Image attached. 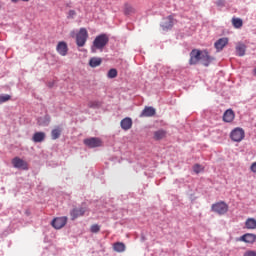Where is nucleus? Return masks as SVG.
<instances>
[{"label": "nucleus", "instance_id": "nucleus-1", "mask_svg": "<svg viewBox=\"0 0 256 256\" xmlns=\"http://www.w3.org/2000/svg\"><path fill=\"white\" fill-rule=\"evenodd\" d=\"M107 43H109V37L106 34L97 36L93 41L92 53H95L97 49H103Z\"/></svg>", "mask_w": 256, "mask_h": 256}, {"label": "nucleus", "instance_id": "nucleus-2", "mask_svg": "<svg viewBox=\"0 0 256 256\" xmlns=\"http://www.w3.org/2000/svg\"><path fill=\"white\" fill-rule=\"evenodd\" d=\"M87 39H89L87 28H80L79 32L76 34V45L78 47H85Z\"/></svg>", "mask_w": 256, "mask_h": 256}, {"label": "nucleus", "instance_id": "nucleus-3", "mask_svg": "<svg viewBox=\"0 0 256 256\" xmlns=\"http://www.w3.org/2000/svg\"><path fill=\"white\" fill-rule=\"evenodd\" d=\"M230 139L234 143H241L245 139V130L241 127L234 128L230 133Z\"/></svg>", "mask_w": 256, "mask_h": 256}, {"label": "nucleus", "instance_id": "nucleus-4", "mask_svg": "<svg viewBox=\"0 0 256 256\" xmlns=\"http://www.w3.org/2000/svg\"><path fill=\"white\" fill-rule=\"evenodd\" d=\"M212 211L218 215H225L229 211V205L227 203L220 201L212 205Z\"/></svg>", "mask_w": 256, "mask_h": 256}, {"label": "nucleus", "instance_id": "nucleus-5", "mask_svg": "<svg viewBox=\"0 0 256 256\" xmlns=\"http://www.w3.org/2000/svg\"><path fill=\"white\" fill-rule=\"evenodd\" d=\"M12 165L15 169H22L23 171H27L29 169V164L19 157H15L12 160Z\"/></svg>", "mask_w": 256, "mask_h": 256}, {"label": "nucleus", "instance_id": "nucleus-6", "mask_svg": "<svg viewBox=\"0 0 256 256\" xmlns=\"http://www.w3.org/2000/svg\"><path fill=\"white\" fill-rule=\"evenodd\" d=\"M84 145H86V147H89L90 149H95V147H101V145H103V142L99 138L92 137L84 139Z\"/></svg>", "mask_w": 256, "mask_h": 256}, {"label": "nucleus", "instance_id": "nucleus-7", "mask_svg": "<svg viewBox=\"0 0 256 256\" xmlns=\"http://www.w3.org/2000/svg\"><path fill=\"white\" fill-rule=\"evenodd\" d=\"M202 51L194 49L190 52L189 65H197L201 61Z\"/></svg>", "mask_w": 256, "mask_h": 256}, {"label": "nucleus", "instance_id": "nucleus-8", "mask_svg": "<svg viewBox=\"0 0 256 256\" xmlns=\"http://www.w3.org/2000/svg\"><path fill=\"white\" fill-rule=\"evenodd\" d=\"M51 225L52 227H54V229H63V226L67 225V217L63 216V217L54 218L52 220Z\"/></svg>", "mask_w": 256, "mask_h": 256}, {"label": "nucleus", "instance_id": "nucleus-9", "mask_svg": "<svg viewBox=\"0 0 256 256\" xmlns=\"http://www.w3.org/2000/svg\"><path fill=\"white\" fill-rule=\"evenodd\" d=\"M200 61L204 67H209L211 64V61H213V57L209 55V52L207 50L202 51V54L200 56Z\"/></svg>", "mask_w": 256, "mask_h": 256}, {"label": "nucleus", "instance_id": "nucleus-10", "mask_svg": "<svg viewBox=\"0 0 256 256\" xmlns=\"http://www.w3.org/2000/svg\"><path fill=\"white\" fill-rule=\"evenodd\" d=\"M87 209L86 208H74L71 212H70V215H71V218H72V221H75V219H77V217H83L86 213Z\"/></svg>", "mask_w": 256, "mask_h": 256}, {"label": "nucleus", "instance_id": "nucleus-11", "mask_svg": "<svg viewBox=\"0 0 256 256\" xmlns=\"http://www.w3.org/2000/svg\"><path fill=\"white\" fill-rule=\"evenodd\" d=\"M57 52L59 53V55H61L62 57H65V55H67L68 51H69V47L67 46V42H59L57 47H56Z\"/></svg>", "mask_w": 256, "mask_h": 256}, {"label": "nucleus", "instance_id": "nucleus-12", "mask_svg": "<svg viewBox=\"0 0 256 256\" xmlns=\"http://www.w3.org/2000/svg\"><path fill=\"white\" fill-rule=\"evenodd\" d=\"M240 241L243 243H248L249 245H253L256 241V235L253 233H246L240 237Z\"/></svg>", "mask_w": 256, "mask_h": 256}, {"label": "nucleus", "instance_id": "nucleus-13", "mask_svg": "<svg viewBox=\"0 0 256 256\" xmlns=\"http://www.w3.org/2000/svg\"><path fill=\"white\" fill-rule=\"evenodd\" d=\"M161 27L163 31H169V29H173V16L164 18Z\"/></svg>", "mask_w": 256, "mask_h": 256}, {"label": "nucleus", "instance_id": "nucleus-14", "mask_svg": "<svg viewBox=\"0 0 256 256\" xmlns=\"http://www.w3.org/2000/svg\"><path fill=\"white\" fill-rule=\"evenodd\" d=\"M235 119V112H233L232 109H228L223 114V121L225 123H233V120Z\"/></svg>", "mask_w": 256, "mask_h": 256}, {"label": "nucleus", "instance_id": "nucleus-15", "mask_svg": "<svg viewBox=\"0 0 256 256\" xmlns=\"http://www.w3.org/2000/svg\"><path fill=\"white\" fill-rule=\"evenodd\" d=\"M120 125L124 131H129V129L133 127V120H131L129 117H126L121 120Z\"/></svg>", "mask_w": 256, "mask_h": 256}, {"label": "nucleus", "instance_id": "nucleus-16", "mask_svg": "<svg viewBox=\"0 0 256 256\" xmlns=\"http://www.w3.org/2000/svg\"><path fill=\"white\" fill-rule=\"evenodd\" d=\"M227 43H229V39L220 38L218 41L215 42L214 47L215 49H217V51H223Z\"/></svg>", "mask_w": 256, "mask_h": 256}, {"label": "nucleus", "instance_id": "nucleus-17", "mask_svg": "<svg viewBox=\"0 0 256 256\" xmlns=\"http://www.w3.org/2000/svg\"><path fill=\"white\" fill-rule=\"evenodd\" d=\"M156 113L155 108L151 107V106H146L142 113L140 114V117H153Z\"/></svg>", "mask_w": 256, "mask_h": 256}, {"label": "nucleus", "instance_id": "nucleus-18", "mask_svg": "<svg viewBox=\"0 0 256 256\" xmlns=\"http://www.w3.org/2000/svg\"><path fill=\"white\" fill-rule=\"evenodd\" d=\"M34 143H43L45 141V132H36L32 137Z\"/></svg>", "mask_w": 256, "mask_h": 256}, {"label": "nucleus", "instance_id": "nucleus-19", "mask_svg": "<svg viewBox=\"0 0 256 256\" xmlns=\"http://www.w3.org/2000/svg\"><path fill=\"white\" fill-rule=\"evenodd\" d=\"M167 137V131L160 129L154 132L155 141H161V139H165Z\"/></svg>", "mask_w": 256, "mask_h": 256}, {"label": "nucleus", "instance_id": "nucleus-20", "mask_svg": "<svg viewBox=\"0 0 256 256\" xmlns=\"http://www.w3.org/2000/svg\"><path fill=\"white\" fill-rule=\"evenodd\" d=\"M113 249L116 251V253H124V251L127 249L125 246V243L123 242H116L113 244Z\"/></svg>", "mask_w": 256, "mask_h": 256}, {"label": "nucleus", "instance_id": "nucleus-21", "mask_svg": "<svg viewBox=\"0 0 256 256\" xmlns=\"http://www.w3.org/2000/svg\"><path fill=\"white\" fill-rule=\"evenodd\" d=\"M247 49V46H245V44L243 43H238L236 45V53L238 55V57H243L245 56V51Z\"/></svg>", "mask_w": 256, "mask_h": 256}, {"label": "nucleus", "instance_id": "nucleus-22", "mask_svg": "<svg viewBox=\"0 0 256 256\" xmlns=\"http://www.w3.org/2000/svg\"><path fill=\"white\" fill-rule=\"evenodd\" d=\"M245 227L249 230L256 229V219L255 218H247L245 221Z\"/></svg>", "mask_w": 256, "mask_h": 256}, {"label": "nucleus", "instance_id": "nucleus-23", "mask_svg": "<svg viewBox=\"0 0 256 256\" xmlns=\"http://www.w3.org/2000/svg\"><path fill=\"white\" fill-rule=\"evenodd\" d=\"M63 129L59 126H57L56 128H54L51 131V137L52 139L55 141L57 139H59V137H61V133H62Z\"/></svg>", "mask_w": 256, "mask_h": 256}, {"label": "nucleus", "instance_id": "nucleus-24", "mask_svg": "<svg viewBox=\"0 0 256 256\" xmlns=\"http://www.w3.org/2000/svg\"><path fill=\"white\" fill-rule=\"evenodd\" d=\"M101 63H103V60L101 58H97V57H93L89 61L90 67H93V68L99 67V65H101Z\"/></svg>", "mask_w": 256, "mask_h": 256}, {"label": "nucleus", "instance_id": "nucleus-25", "mask_svg": "<svg viewBox=\"0 0 256 256\" xmlns=\"http://www.w3.org/2000/svg\"><path fill=\"white\" fill-rule=\"evenodd\" d=\"M232 24L235 29H241L243 27V20H241V18H233Z\"/></svg>", "mask_w": 256, "mask_h": 256}, {"label": "nucleus", "instance_id": "nucleus-26", "mask_svg": "<svg viewBox=\"0 0 256 256\" xmlns=\"http://www.w3.org/2000/svg\"><path fill=\"white\" fill-rule=\"evenodd\" d=\"M124 13H125V15H133V13H135V9L130 4H125L124 5Z\"/></svg>", "mask_w": 256, "mask_h": 256}, {"label": "nucleus", "instance_id": "nucleus-27", "mask_svg": "<svg viewBox=\"0 0 256 256\" xmlns=\"http://www.w3.org/2000/svg\"><path fill=\"white\" fill-rule=\"evenodd\" d=\"M107 77L108 79H115V77H117V69L115 68L110 69L107 73Z\"/></svg>", "mask_w": 256, "mask_h": 256}, {"label": "nucleus", "instance_id": "nucleus-28", "mask_svg": "<svg viewBox=\"0 0 256 256\" xmlns=\"http://www.w3.org/2000/svg\"><path fill=\"white\" fill-rule=\"evenodd\" d=\"M88 107L90 109H99V107H101V103H99L97 101H90V102H88Z\"/></svg>", "mask_w": 256, "mask_h": 256}, {"label": "nucleus", "instance_id": "nucleus-29", "mask_svg": "<svg viewBox=\"0 0 256 256\" xmlns=\"http://www.w3.org/2000/svg\"><path fill=\"white\" fill-rule=\"evenodd\" d=\"M11 100V95L6 94V95H0V105L1 103H7V101Z\"/></svg>", "mask_w": 256, "mask_h": 256}, {"label": "nucleus", "instance_id": "nucleus-30", "mask_svg": "<svg viewBox=\"0 0 256 256\" xmlns=\"http://www.w3.org/2000/svg\"><path fill=\"white\" fill-rule=\"evenodd\" d=\"M91 233H99L101 231V226L93 224L90 228Z\"/></svg>", "mask_w": 256, "mask_h": 256}, {"label": "nucleus", "instance_id": "nucleus-31", "mask_svg": "<svg viewBox=\"0 0 256 256\" xmlns=\"http://www.w3.org/2000/svg\"><path fill=\"white\" fill-rule=\"evenodd\" d=\"M193 171L196 172L197 174L201 173L203 171V166L196 164L193 166Z\"/></svg>", "mask_w": 256, "mask_h": 256}, {"label": "nucleus", "instance_id": "nucleus-32", "mask_svg": "<svg viewBox=\"0 0 256 256\" xmlns=\"http://www.w3.org/2000/svg\"><path fill=\"white\" fill-rule=\"evenodd\" d=\"M243 256H256V251L255 250H248L244 253Z\"/></svg>", "mask_w": 256, "mask_h": 256}, {"label": "nucleus", "instance_id": "nucleus-33", "mask_svg": "<svg viewBox=\"0 0 256 256\" xmlns=\"http://www.w3.org/2000/svg\"><path fill=\"white\" fill-rule=\"evenodd\" d=\"M75 15H77V12H75V10H70L68 12V19H73V17H75Z\"/></svg>", "mask_w": 256, "mask_h": 256}, {"label": "nucleus", "instance_id": "nucleus-34", "mask_svg": "<svg viewBox=\"0 0 256 256\" xmlns=\"http://www.w3.org/2000/svg\"><path fill=\"white\" fill-rule=\"evenodd\" d=\"M216 5H217V7H225V1H223V0H218V1L216 2Z\"/></svg>", "mask_w": 256, "mask_h": 256}, {"label": "nucleus", "instance_id": "nucleus-35", "mask_svg": "<svg viewBox=\"0 0 256 256\" xmlns=\"http://www.w3.org/2000/svg\"><path fill=\"white\" fill-rule=\"evenodd\" d=\"M250 170L252 171V173L256 174V162H253L250 166Z\"/></svg>", "mask_w": 256, "mask_h": 256}, {"label": "nucleus", "instance_id": "nucleus-36", "mask_svg": "<svg viewBox=\"0 0 256 256\" xmlns=\"http://www.w3.org/2000/svg\"><path fill=\"white\" fill-rule=\"evenodd\" d=\"M70 35H71V37H75V31H72V32L70 33Z\"/></svg>", "mask_w": 256, "mask_h": 256}, {"label": "nucleus", "instance_id": "nucleus-37", "mask_svg": "<svg viewBox=\"0 0 256 256\" xmlns=\"http://www.w3.org/2000/svg\"><path fill=\"white\" fill-rule=\"evenodd\" d=\"M12 3H19V0H11Z\"/></svg>", "mask_w": 256, "mask_h": 256}, {"label": "nucleus", "instance_id": "nucleus-38", "mask_svg": "<svg viewBox=\"0 0 256 256\" xmlns=\"http://www.w3.org/2000/svg\"><path fill=\"white\" fill-rule=\"evenodd\" d=\"M25 213H26V215H30L31 214L29 211H26Z\"/></svg>", "mask_w": 256, "mask_h": 256}, {"label": "nucleus", "instance_id": "nucleus-39", "mask_svg": "<svg viewBox=\"0 0 256 256\" xmlns=\"http://www.w3.org/2000/svg\"><path fill=\"white\" fill-rule=\"evenodd\" d=\"M1 7H3V3L2 2H0V9H1Z\"/></svg>", "mask_w": 256, "mask_h": 256}, {"label": "nucleus", "instance_id": "nucleus-40", "mask_svg": "<svg viewBox=\"0 0 256 256\" xmlns=\"http://www.w3.org/2000/svg\"><path fill=\"white\" fill-rule=\"evenodd\" d=\"M254 75H256V68L253 70Z\"/></svg>", "mask_w": 256, "mask_h": 256}, {"label": "nucleus", "instance_id": "nucleus-41", "mask_svg": "<svg viewBox=\"0 0 256 256\" xmlns=\"http://www.w3.org/2000/svg\"><path fill=\"white\" fill-rule=\"evenodd\" d=\"M21 1H24L25 3L29 2V0H21Z\"/></svg>", "mask_w": 256, "mask_h": 256}]
</instances>
